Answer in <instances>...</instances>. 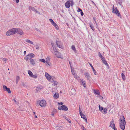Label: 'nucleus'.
Listing matches in <instances>:
<instances>
[{
	"label": "nucleus",
	"mask_w": 130,
	"mask_h": 130,
	"mask_svg": "<svg viewBox=\"0 0 130 130\" xmlns=\"http://www.w3.org/2000/svg\"><path fill=\"white\" fill-rule=\"evenodd\" d=\"M121 76L123 80H125V76L124 75L123 73H122L121 74Z\"/></svg>",
	"instance_id": "29"
},
{
	"label": "nucleus",
	"mask_w": 130,
	"mask_h": 130,
	"mask_svg": "<svg viewBox=\"0 0 130 130\" xmlns=\"http://www.w3.org/2000/svg\"><path fill=\"white\" fill-rule=\"evenodd\" d=\"M93 19H94V20L95 21V23L97 24L96 22V21H95V20L94 18H93Z\"/></svg>",
	"instance_id": "60"
},
{
	"label": "nucleus",
	"mask_w": 130,
	"mask_h": 130,
	"mask_svg": "<svg viewBox=\"0 0 130 130\" xmlns=\"http://www.w3.org/2000/svg\"><path fill=\"white\" fill-rule=\"evenodd\" d=\"M76 90L74 89H72L71 90V93L72 95H75L76 93Z\"/></svg>",
	"instance_id": "19"
},
{
	"label": "nucleus",
	"mask_w": 130,
	"mask_h": 130,
	"mask_svg": "<svg viewBox=\"0 0 130 130\" xmlns=\"http://www.w3.org/2000/svg\"><path fill=\"white\" fill-rule=\"evenodd\" d=\"M58 109L59 110H62L65 111H67L68 110V107L66 105H64L59 106L58 107Z\"/></svg>",
	"instance_id": "8"
},
{
	"label": "nucleus",
	"mask_w": 130,
	"mask_h": 130,
	"mask_svg": "<svg viewBox=\"0 0 130 130\" xmlns=\"http://www.w3.org/2000/svg\"><path fill=\"white\" fill-rule=\"evenodd\" d=\"M80 14L82 16L84 14V13H83V12L82 11V12H81Z\"/></svg>",
	"instance_id": "48"
},
{
	"label": "nucleus",
	"mask_w": 130,
	"mask_h": 130,
	"mask_svg": "<svg viewBox=\"0 0 130 130\" xmlns=\"http://www.w3.org/2000/svg\"><path fill=\"white\" fill-rule=\"evenodd\" d=\"M19 0H15V2L16 3H18L19 2Z\"/></svg>",
	"instance_id": "54"
},
{
	"label": "nucleus",
	"mask_w": 130,
	"mask_h": 130,
	"mask_svg": "<svg viewBox=\"0 0 130 130\" xmlns=\"http://www.w3.org/2000/svg\"><path fill=\"white\" fill-rule=\"evenodd\" d=\"M103 63L105 64V65H106L107 66L108 65V64L107 62L105 60H103L102 61Z\"/></svg>",
	"instance_id": "34"
},
{
	"label": "nucleus",
	"mask_w": 130,
	"mask_h": 130,
	"mask_svg": "<svg viewBox=\"0 0 130 130\" xmlns=\"http://www.w3.org/2000/svg\"><path fill=\"white\" fill-rule=\"evenodd\" d=\"M99 99H102L103 98V97L101 95H99Z\"/></svg>",
	"instance_id": "45"
},
{
	"label": "nucleus",
	"mask_w": 130,
	"mask_h": 130,
	"mask_svg": "<svg viewBox=\"0 0 130 130\" xmlns=\"http://www.w3.org/2000/svg\"><path fill=\"white\" fill-rule=\"evenodd\" d=\"M40 61L42 62L43 63H45V60L44 59H40Z\"/></svg>",
	"instance_id": "40"
},
{
	"label": "nucleus",
	"mask_w": 130,
	"mask_h": 130,
	"mask_svg": "<svg viewBox=\"0 0 130 130\" xmlns=\"http://www.w3.org/2000/svg\"><path fill=\"white\" fill-rule=\"evenodd\" d=\"M58 104L59 105H63V103L62 102H60V103H59L58 102Z\"/></svg>",
	"instance_id": "49"
},
{
	"label": "nucleus",
	"mask_w": 130,
	"mask_h": 130,
	"mask_svg": "<svg viewBox=\"0 0 130 130\" xmlns=\"http://www.w3.org/2000/svg\"><path fill=\"white\" fill-rule=\"evenodd\" d=\"M3 87L4 91H6L9 93H11V91L9 88H7L6 86L5 85H3Z\"/></svg>",
	"instance_id": "9"
},
{
	"label": "nucleus",
	"mask_w": 130,
	"mask_h": 130,
	"mask_svg": "<svg viewBox=\"0 0 130 130\" xmlns=\"http://www.w3.org/2000/svg\"><path fill=\"white\" fill-rule=\"evenodd\" d=\"M101 59L102 60V61L103 60H104V58L103 56L101 57Z\"/></svg>",
	"instance_id": "50"
},
{
	"label": "nucleus",
	"mask_w": 130,
	"mask_h": 130,
	"mask_svg": "<svg viewBox=\"0 0 130 130\" xmlns=\"http://www.w3.org/2000/svg\"><path fill=\"white\" fill-rule=\"evenodd\" d=\"M79 114L81 116L82 118L85 119L86 118L85 116L83 114L82 111L80 109V107H79Z\"/></svg>",
	"instance_id": "11"
},
{
	"label": "nucleus",
	"mask_w": 130,
	"mask_h": 130,
	"mask_svg": "<svg viewBox=\"0 0 130 130\" xmlns=\"http://www.w3.org/2000/svg\"><path fill=\"white\" fill-rule=\"evenodd\" d=\"M89 64L90 66H91V67L92 70H93V72L94 73V74L95 75H96L97 74L96 73V72L95 70L94 69L93 67V66L92 65L91 63H89Z\"/></svg>",
	"instance_id": "21"
},
{
	"label": "nucleus",
	"mask_w": 130,
	"mask_h": 130,
	"mask_svg": "<svg viewBox=\"0 0 130 130\" xmlns=\"http://www.w3.org/2000/svg\"><path fill=\"white\" fill-rule=\"evenodd\" d=\"M35 55L33 53L28 54L27 56L24 57V59L26 60H29L34 57Z\"/></svg>",
	"instance_id": "3"
},
{
	"label": "nucleus",
	"mask_w": 130,
	"mask_h": 130,
	"mask_svg": "<svg viewBox=\"0 0 130 130\" xmlns=\"http://www.w3.org/2000/svg\"><path fill=\"white\" fill-rule=\"evenodd\" d=\"M112 128L114 129V130H117V129L116 127H115V126H113Z\"/></svg>",
	"instance_id": "47"
},
{
	"label": "nucleus",
	"mask_w": 130,
	"mask_h": 130,
	"mask_svg": "<svg viewBox=\"0 0 130 130\" xmlns=\"http://www.w3.org/2000/svg\"><path fill=\"white\" fill-rule=\"evenodd\" d=\"M52 46L53 47V49L54 50V51L55 52V53L56 52H58V51H57V50L56 49V48H55V47H54L53 46V44L52 43Z\"/></svg>",
	"instance_id": "32"
},
{
	"label": "nucleus",
	"mask_w": 130,
	"mask_h": 130,
	"mask_svg": "<svg viewBox=\"0 0 130 130\" xmlns=\"http://www.w3.org/2000/svg\"><path fill=\"white\" fill-rule=\"evenodd\" d=\"M29 9L30 10H32L33 11H35L36 13H40L38 11H37V10L35 9L34 8L32 7H29Z\"/></svg>",
	"instance_id": "12"
},
{
	"label": "nucleus",
	"mask_w": 130,
	"mask_h": 130,
	"mask_svg": "<svg viewBox=\"0 0 130 130\" xmlns=\"http://www.w3.org/2000/svg\"><path fill=\"white\" fill-rule=\"evenodd\" d=\"M82 129L83 130H86V129L85 128L83 125H82L81 127Z\"/></svg>",
	"instance_id": "43"
},
{
	"label": "nucleus",
	"mask_w": 130,
	"mask_h": 130,
	"mask_svg": "<svg viewBox=\"0 0 130 130\" xmlns=\"http://www.w3.org/2000/svg\"><path fill=\"white\" fill-rule=\"evenodd\" d=\"M14 28L11 29L7 31L6 33V35L7 36H9L13 34H15Z\"/></svg>",
	"instance_id": "6"
},
{
	"label": "nucleus",
	"mask_w": 130,
	"mask_h": 130,
	"mask_svg": "<svg viewBox=\"0 0 130 130\" xmlns=\"http://www.w3.org/2000/svg\"><path fill=\"white\" fill-rule=\"evenodd\" d=\"M70 1V5H71V6H72L74 5V2L72 1Z\"/></svg>",
	"instance_id": "39"
},
{
	"label": "nucleus",
	"mask_w": 130,
	"mask_h": 130,
	"mask_svg": "<svg viewBox=\"0 0 130 130\" xmlns=\"http://www.w3.org/2000/svg\"><path fill=\"white\" fill-rule=\"evenodd\" d=\"M80 83H81V84L83 85L84 87H86V85L85 83V82L83 81L82 79H80Z\"/></svg>",
	"instance_id": "17"
},
{
	"label": "nucleus",
	"mask_w": 130,
	"mask_h": 130,
	"mask_svg": "<svg viewBox=\"0 0 130 130\" xmlns=\"http://www.w3.org/2000/svg\"><path fill=\"white\" fill-rule=\"evenodd\" d=\"M85 76L89 80L90 79V76L88 73L86 72L85 73Z\"/></svg>",
	"instance_id": "18"
},
{
	"label": "nucleus",
	"mask_w": 130,
	"mask_h": 130,
	"mask_svg": "<svg viewBox=\"0 0 130 130\" xmlns=\"http://www.w3.org/2000/svg\"><path fill=\"white\" fill-rule=\"evenodd\" d=\"M56 112V110L55 109H54V110L53 111V112H52V116H53L54 114H55V113H53L54 112Z\"/></svg>",
	"instance_id": "42"
},
{
	"label": "nucleus",
	"mask_w": 130,
	"mask_h": 130,
	"mask_svg": "<svg viewBox=\"0 0 130 130\" xmlns=\"http://www.w3.org/2000/svg\"><path fill=\"white\" fill-rule=\"evenodd\" d=\"M53 82H54L53 85L54 86L57 85L58 84V82H57L55 81H54V80Z\"/></svg>",
	"instance_id": "41"
},
{
	"label": "nucleus",
	"mask_w": 130,
	"mask_h": 130,
	"mask_svg": "<svg viewBox=\"0 0 130 130\" xmlns=\"http://www.w3.org/2000/svg\"><path fill=\"white\" fill-rule=\"evenodd\" d=\"M56 43L57 46L60 48H61L62 47V43L61 41H59L56 40Z\"/></svg>",
	"instance_id": "10"
},
{
	"label": "nucleus",
	"mask_w": 130,
	"mask_h": 130,
	"mask_svg": "<svg viewBox=\"0 0 130 130\" xmlns=\"http://www.w3.org/2000/svg\"><path fill=\"white\" fill-rule=\"evenodd\" d=\"M42 87L41 86H38L36 87V92H38L40 91L41 89L42 88Z\"/></svg>",
	"instance_id": "13"
},
{
	"label": "nucleus",
	"mask_w": 130,
	"mask_h": 130,
	"mask_svg": "<svg viewBox=\"0 0 130 130\" xmlns=\"http://www.w3.org/2000/svg\"><path fill=\"white\" fill-rule=\"evenodd\" d=\"M39 105L42 107H45L46 105V101L44 100H41L39 102Z\"/></svg>",
	"instance_id": "7"
},
{
	"label": "nucleus",
	"mask_w": 130,
	"mask_h": 130,
	"mask_svg": "<svg viewBox=\"0 0 130 130\" xmlns=\"http://www.w3.org/2000/svg\"><path fill=\"white\" fill-rule=\"evenodd\" d=\"M59 95L58 93H55L54 95V97L55 99H57L59 98Z\"/></svg>",
	"instance_id": "22"
},
{
	"label": "nucleus",
	"mask_w": 130,
	"mask_h": 130,
	"mask_svg": "<svg viewBox=\"0 0 130 130\" xmlns=\"http://www.w3.org/2000/svg\"><path fill=\"white\" fill-rule=\"evenodd\" d=\"M94 92L95 94H96L98 95H99L100 94L99 92L98 91H96V90H94Z\"/></svg>",
	"instance_id": "31"
},
{
	"label": "nucleus",
	"mask_w": 130,
	"mask_h": 130,
	"mask_svg": "<svg viewBox=\"0 0 130 130\" xmlns=\"http://www.w3.org/2000/svg\"><path fill=\"white\" fill-rule=\"evenodd\" d=\"M71 72H72V74L73 75H74V76H75V78L76 79H77V77L76 76V74H75V73H74V71L73 70H72L71 69Z\"/></svg>",
	"instance_id": "37"
},
{
	"label": "nucleus",
	"mask_w": 130,
	"mask_h": 130,
	"mask_svg": "<svg viewBox=\"0 0 130 130\" xmlns=\"http://www.w3.org/2000/svg\"><path fill=\"white\" fill-rule=\"evenodd\" d=\"M103 112L104 113V114H105L107 113V109L106 108H104L103 109Z\"/></svg>",
	"instance_id": "35"
},
{
	"label": "nucleus",
	"mask_w": 130,
	"mask_h": 130,
	"mask_svg": "<svg viewBox=\"0 0 130 130\" xmlns=\"http://www.w3.org/2000/svg\"><path fill=\"white\" fill-rule=\"evenodd\" d=\"M99 110L100 111H102L103 109V107H102L100 105H99Z\"/></svg>",
	"instance_id": "38"
},
{
	"label": "nucleus",
	"mask_w": 130,
	"mask_h": 130,
	"mask_svg": "<svg viewBox=\"0 0 130 130\" xmlns=\"http://www.w3.org/2000/svg\"><path fill=\"white\" fill-rule=\"evenodd\" d=\"M33 113H34V114L35 113V112H34Z\"/></svg>",
	"instance_id": "63"
},
{
	"label": "nucleus",
	"mask_w": 130,
	"mask_h": 130,
	"mask_svg": "<svg viewBox=\"0 0 130 130\" xmlns=\"http://www.w3.org/2000/svg\"><path fill=\"white\" fill-rule=\"evenodd\" d=\"M60 93H62V92H61V91H60Z\"/></svg>",
	"instance_id": "64"
},
{
	"label": "nucleus",
	"mask_w": 130,
	"mask_h": 130,
	"mask_svg": "<svg viewBox=\"0 0 130 130\" xmlns=\"http://www.w3.org/2000/svg\"><path fill=\"white\" fill-rule=\"evenodd\" d=\"M30 63L32 65H34L35 64V62L33 59H31L30 61Z\"/></svg>",
	"instance_id": "23"
},
{
	"label": "nucleus",
	"mask_w": 130,
	"mask_h": 130,
	"mask_svg": "<svg viewBox=\"0 0 130 130\" xmlns=\"http://www.w3.org/2000/svg\"><path fill=\"white\" fill-rule=\"evenodd\" d=\"M99 57L100 58L102 56L100 52H99Z\"/></svg>",
	"instance_id": "46"
},
{
	"label": "nucleus",
	"mask_w": 130,
	"mask_h": 130,
	"mask_svg": "<svg viewBox=\"0 0 130 130\" xmlns=\"http://www.w3.org/2000/svg\"><path fill=\"white\" fill-rule=\"evenodd\" d=\"M55 54L57 57L59 58H61V54L58 52L55 53Z\"/></svg>",
	"instance_id": "15"
},
{
	"label": "nucleus",
	"mask_w": 130,
	"mask_h": 130,
	"mask_svg": "<svg viewBox=\"0 0 130 130\" xmlns=\"http://www.w3.org/2000/svg\"><path fill=\"white\" fill-rule=\"evenodd\" d=\"M20 80V77L19 76H17L16 77V84H17Z\"/></svg>",
	"instance_id": "27"
},
{
	"label": "nucleus",
	"mask_w": 130,
	"mask_h": 130,
	"mask_svg": "<svg viewBox=\"0 0 130 130\" xmlns=\"http://www.w3.org/2000/svg\"><path fill=\"white\" fill-rule=\"evenodd\" d=\"M62 128L60 126L59 129V130H61L62 129Z\"/></svg>",
	"instance_id": "52"
},
{
	"label": "nucleus",
	"mask_w": 130,
	"mask_h": 130,
	"mask_svg": "<svg viewBox=\"0 0 130 130\" xmlns=\"http://www.w3.org/2000/svg\"><path fill=\"white\" fill-rule=\"evenodd\" d=\"M115 126V125L114 123V121L113 120H112L110 122V125L109 126L112 128Z\"/></svg>",
	"instance_id": "16"
},
{
	"label": "nucleus",
	"mask_w": 130,
	"mask_h": 130,
	"mask_svg": "<svg viewBox=\"0 0 130 130\" xmlns=\"http://www.w3.org/2000/svg\"><path fill=\"white\" fill-rule=\"evenodd\" d=\"M45 75L46 78L48 80L51 82H53V78H52L51 76L48 73H45Z\"/></svg>",
	"instance_id": "5"
},
{
	"label": "nucleus",
	"mask_w": 130,
	"mask_h": 130,
	"mask_svg": "<svg viewBox=\"0 0 130 130\" xmlns=\"http://www.w3.org/2000/svg\"><path fill=\"white\" fill-rule=\"evenodd\" d=\"M90 26L92 30L94 31V30L95 29L93 27V25L92 24H90Z\"/></svg>",
	"instance_id": "25"
},
{
	"label": "nucleus",
	"mask_w": 130,
	"mask_h": 130,
	"mask_svg": "<svg viewBox=\"0 0 130 130\" xmlns=\"http://www.w3.org/2000/svg\"><path fill=\"white\" fill-rule=\"evenodd\" d=\"M47 59H48V60H50V59L49 58H46V61Z\"/></svg>",
	"instance_id": "62"
},
{
	"label": "nucleus",
	"mask_w": 130,
	"mask_h": 130,
	"mask_svg": "<svg viewBox=\"0 0 130 130\" xmlns=\"http://www.w3.org/2000/svg\"><path fill=\"white\" fill-rule=\"evenodd\" d=\"M70 1H68L66 2L65 4V6L67 8H69L70 6Z\"/></svg>",
	"instance_id": "14"
},
{
	"label": "nucleus",
	"mask_w": 130,
	"mask_h": 130,
	"mask_svg": "<svg viewBox=\"0 0 130 130\" xmlns=\"http://www.w3.org/2000/svg\"><path fill=\"white\" fill-rule=\"evenodd\" d=\"M91 2L92 3V4H94L95 6H96L95 4V3L93 1H91Z\"/></svg>",
	"instance_id": "51"
},
{
	"label": "nucleus",
	"mask_w": 130,
	"mask_h": 130,
	"mask_svg": "<svg viewBox=\"0 0 130 130\" xmlns=\"http://www.w3.org/2000/svg\"><path fill=\"white\" fill-rule=\"evenodd\" d=\"M3 60L4 61H6L7 60V59L6 58H3Z\"/></svg>",
	"instance_id": "55"
},
{
	"label": "nucleus",
	"mask_w": 130,
	"mask_h": 130,
	"mask_svg": "<svg viewBox=\"0 0 130 130\" xmlns=\"http://www.w3.org/2000/svg\"><path fill=\"white\" fill-rule=\"evenodd\" d=\"M26 53V51H24V55H25Z\"/></svg>",
	"instance_id": "56"
},
{
	"label": "nucleus",
	"mask_w": 130,
	"mask_h": 130,
	"mask_svg": "<svg viewBox=\"0 0 130 130\" xmlns=\"http://www.w3.org/2000/svg\"><path fill=\"white\" fill-rule=\"evenodd\" d=\"M84 119L86 120V122H87V119L86 118Z\"/></svg>",
	"instance_id": "59"
},
{
	"label": "nucleus",
	"mask_w": 130,
	"mask_h": 130,
	"mask_svg": "<svg viewBox=\"0 0 130 130\" xmlns=\"http://www.w3.org/2000/svg\"><path fill=\"white\" fill-rule=\"evenodd\" d=\"M35 118H37V116L36 115H35Z\"/></svg>",
	"instance_id": "61"
},
{
	"label": "nucleus",
	"mask_w": 130,
	"mask_h": 130,
	"mask_svg": "<svg viewBox=\"0 0 130 130\" xmlns=\"http://www.w3.org/2000/svg\"><path fill=\"white\" fill-rule=\"evenodd\" d=\"M38 77V75L37 74H35V75H32V76H31V77H33V78H37Z\"/></svg>",
	"instance_id": "33"
},
{
	"label": "nucleus",
	"mask_w": 130,
	"mask_h": 130,
	"mask_svg": "<svg viewBox=\"0 0 130 130\" xmlns=\"http://www.w3.org/2000/svg\"><path fill=\"white\" fill-rule=\"evenodd\" d=\"M71 48L74 51V52H76V50L75 49V46H74V45H72V46H71Z\"/></svg>",
	"instance_id": "26"
},
{
	"label": "nucleus",
	"mask_w": 130,
	"mask_h": 130,
	"mask_svg": "<svg viewBox=\"0 0 130 130\" xmlns=\"http://www.w3.org/2000/svg\"><path fill=\"white\" fill-rule=\"evenodd\" d=\"M14 33H17L21 35L23 34V31L19 28H14Z\"/></svg>",
	"instance_id": "4"
},
{
	"label": "nucleus",
	"mask_w": 130,
	"mask_h": 130,
	"mask_svg": "<svg viewBox=\"0 0 130 130\" xmlns=\"http://www.w3.org/2000/svg\"><path fill=\"white\" fill-rule=\"evenodd\" d=\"M119 124L120 128L122 130H124L125 127L126 122L125 119L123 115L120 117Z\"/></svg>",
	"instance_id": "1"
},
{
	"label": "nucleus",
	"mask_w": 130,
	"mask_h": 130,
	"mask_svg": "<svg viewBox=\"0 0 130 130\" xmlns=\"http://www.w3.org/2000/svg\"><path fill=\"white\" fill-rule=\"evenodd\" d=\"M21 85L24 87H26L27 86V84L23 82H21Z\"/></svg>",
	"instance_id": "20"
},
{
	"label": "nucleus",
	"mask_w": 130,
	"mask_h": 130,
	"mask_svg": "<svg viewBox=\"0 0 130 130\" xmlns=\"http://www.w3.org/2000/svg\"><path fill=\"white\" fill-rule=\"evenodd\" d=\"M49 20L52 25L53 24H54L55 23L54 21L51 19H50Z\"/></svg>",
	"instance_id": "36"
},
{
	"label": "nucleus",
	"mask_w": 130,
	"mask_h": 130,
	"mask_svg": "<svg viewBox=\"0 0 130 130\" xmlns=\"http://www.w3.org/2000/svg\"><path fill=\"white\" fill-rule=\"evenodd\" d=\"M82 10L80 8H79L77 10L78 12H82Z\"/></svg>",
	"instance_id": "44"
},
{
	"label": "nucleus",
	"mask_w": 130,
	"mask_h": 130,
	"mask_svg": "<svg viewBox=\"0 0 130 130\" xmlns=\"http://www.w3.org/2000/svg\"><path fill=\"white\" fill-rule=\"evenodd\" d=\"M13 100V101L14 102H15L16 103L17 102L16 101L15 99H14Z\"/></svg>",
	"instance_id": "58"
},
{
	"label": "nucleus",
	"mask_w": 130,
	"mask_h": 130,
	"mask_svg": "<svg viewBox=\"0 0 130 130\" xmlns=\"http://www.w3.org/2000/svg\"><path fill=\"white\" fill-rule=\"evenodd\" d=\"M25 41L28 43H29L31 44H33V43L32 42L30 41V40L29 39H26L25 40Z\"/></svg>",
	"instance_id": "24"
},
{
	"label": "nucleus",
	"mask_w": 130,
	"mask_h": 130,
	"mask_svg": "<svg viewBox=\"0 0 130 130\" xmlns=\"http://www.w3.org/2000/svg\"><path fill=\"white\" fill-rule=\"evenodd\" d=\"M112 12L113 13L115 14L117 16L120 17L121 18V16L119 11L116 7L115 8V6L114 5H113L112 7Z\"/></svg>",
	"instance_id": "2"
},
{
	"label": "nucleus",
	"mask_w": 130,
	"mask_h": 130,
	"mask_svg": "<svg viewBox=\"0 0 130 130\" xmlns=\"http://www.w3.org/2000/svg\"><path fill=\"white\" fill-rule=\"evenodd\" d=\"M53 25L56 29H58V26L56 23H55L54 24H53Z\"/></svg>",
	"instance_id": "30"
},
{
	"label": "nucleus",
	"mask_w": 130,
	"mask_h": 130,
	"mask_svg": "<svg viewBox=\"0 0 130 130\" xmlns=\"http://www.w3.org/2000/svg\"><path fill=\"white\" fill-rule=\"evenodd\" d=\"M39 47L38 46H36V49H38Z\"/></svg>",
	"instance_id": "53"
},
{
	"label": "nucleus",
	"mask_w": 130,
	"mask_h": 130,
	"mask_svg": "<svg viewBox=\"0 0 130 130\" xmlns=\"http://www.w3.org/2000/svg\"><path fill=\"white\" fill-rule=\"evenodd\" d=\"M35 29H36V30L37 31H39V29H38L37 28H36Z\"/></svg>",
	"instance_id": "57"
},
{
	"label": "nucleus",
	"mask_w": 130,
	"mask_h": 130,
	"mask_svg": "<svg viewBox=\"0 0 130 130\" xmlns=\"http://www.w3.org/2000/svg\"><path fill=\"white\" fill-rule=\"evenodd\" d=\"M28 74L29 76L31 77L33 75V74L32 72L30 70H28Z\"/></svg>",
	"instance_id": "28"
}]
</instances>
